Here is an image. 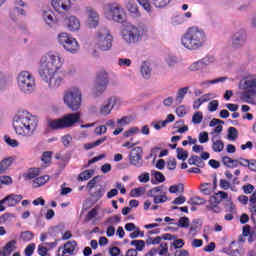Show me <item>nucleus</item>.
<instances>
[{"instance_id": "f257e3e1", "label": "nucleus", "mask_w": 256, "mask_h": 256, "mask_svg": "<svg viewBox=\"0 0 256 256\" xmlns=\"http://www.w3.org/2000/svg\"><path fill=\"white\" fill-rule=\"evenodd\" d=\"M64 63L65 59L57 51H49L41 56L38 75L47 83L49 89H59L63 85V77L57 73L63 69Z\"/></svg>"}, {"instance_id": "f03ea898", "label": "nucleus", "mask_w": 256, "mask_h": 256, "mask_svg": "<svg viewBox=\"0 0 256 256\" xmlns=\"http://www.w3.org/2000/svg\"><path fill=\"white\" fill-rule=\"evenodd\" d=\"M13 127L19 137H33L39 127V117L27 110L19 111L13 118Z\"/></svg>"}, {"instance_id": "7ed1b4c3", "label": "nucleus", "mask_w": 256, "mask_h": 256, "mask_svg": "<svg viewBox=\"0 0 256 256\" xmlns=\"http://www.w3.org/2000/svg\"><path fill=\"white\" fill-rule=\"evenodd\" d=\"M181 43L189 51H197L207 45V33L199 27H190L181 38Z\"/></svg>"}, {"instance_id": "20e7f679", "label": "nucleus", "mask_w": 256, "mask_h": 256, "mask_svg": "<svg viewBox=\"0 0 256 256\" xmlns=\"http://www.w3.org/2000/svg\"><path fill=\"white\" fill-rule=\"evenodd\" d=\"M147 26L143 24H125L120 32L121 39L126 45H135L147 37Z\"/></svg>"}, {"instance_id": "39448f33", "label": "nucleus", "mask_w": 256, "mask_h": 256, "mask_svg": "<svg viewBox=\"0 0 256 256\" xmlns=\"http://www.w3.org/2000/svg\"><path fill=\"white\" fill-rule=\"evenodd\" d=\"M16 83L18 90L23 95H32V93H35V89H37L35 75L27 70H23L17 74Z\"/></svg>"}, {"instance_id": "423d86ee", "label": "nucleus", "mask_w": 256, "mask_h": 256, "mask_svg": "<svg viewBox=\"0 0 256 256\" xmlns=\"http://www.w3.org/2000/svg\"><path fill=\"white\" fill-rule=\"evenodd\" d=\"M81 123V112L68 113L61 118L52 119L48 121L50 129L57 131L59 129H71Z\"/></svg>"}, {"instance_id": "0eeeda50", "label": "nucleus", "mask_w": 256, "mask_h": 256, "mask_svg": "<svg viewBox=\"0 0 256 256\" xmlns=\"http://www.w3.org/2000/svg\"><path fill=\"white\" fill-rule=\"evenodd\" d=\"M243 92L240 93L241 101L244 103H249V105H255V95H256V74L249 73L241 84Z\"/></svg>"}, {"instance_id": "6e6552de", "label": "nucleus", "mask_w": 256, "mask_h": 256, "mask_svg": "<svg viewBox=\"0 0 256 256\" xmlns=\"http://www.w3.org/2000/svg\"><path fill=\"white\" fill-rule=\"evenodd\" d=\"M64 105L71 109V111H79L81 102L83 101V94L81 88L71 87L64 92L63 95Z\"/></svg>"}, {"instance_id": "1a4fd4ad", "label": "nucleus", "mask_w": 256, "mask_h": 256, "mask_svg": "<svg viewBox=\"0 0 256 256\" xmlns=\"http://www.w3.org/2000/svg\"><path fill=\"white\" fill-rule=\"evenodd\" d=\"M104 15L106 19L114 21L115 23H125L127 19L125 9L117 3L106 4L104 7Z\"/></svg>"}, {"instance_id": "9d476101", "label": "nucleus", "mask_w": 256, "mask_h": 256, "mask_svg": "<svg viewBox=\"0 0 256 256\" xmlns=\"http://www.w3.org/2000/svg\"><path fill=\"white\" fill-rule=\"evenodd\" d=\"M95 46L100 51H111L113 48V35L107 28H100L94 38Z\"/></svg>"}, {"instance_id": "9b49d317", "label": "nucleus", "mask_w": 256, "mask_h": 256, "mask_svg": "<svg viewBox=\"0 0 256 256\" xmlns=\"http://www.w3.org/2000/svg\"><path fill=\"white\" fill-rule=\"evenodd\" d=\"M57 40L59 45H61L67 53H71V55H77V52L81 49L77 39L67 32L59 33Z\"/></svg>"}, {"instance_id": "f8f14e48", "label": "nucleus", "mask_w": 256, "mask_h": 256, "mask_svg": "<svg viewBox=\"0 0 256 256\" xmlns=\"http://www.w3.org/2000/svg\"><path fill=\"white\" fill-rule=\"evenodd\" d=\"M121 105H123L121 98L117 96H110L100 105L98 113L102 117H107L111 115L113 111H119V109H121Z\"/></svg>"}, {"instance_id": "ddd939ff", "label": "nucleus", "mask_w": 256, "mask_h": 256, "mask_svg": "<svg viewBox=\"0 0 256 256\" xmlns=\"http://www.w3.org/2000/svg\"><path fill=\"white\" fill-rule=\"evenodd\" d=\"M230 42L234 49H241V47H245L247 44V31L243 28L236 30L232 33Z\"/></svg>"}, {"instance_id": "4468645a", "label": "nucleus", "mask_w": 256, "mask_h": 256, "mask_svg": "<svg viewBox=\"0 0 256 256\" xmlns=\"http://www.w3.org/2000/svg\"><path fill=\"white\" fill-rule=\"evenodd\" d=\"M128 157L130 165H133V167H136L137 169L143 167V148L141 146L133 148Z\"/></svg>"}, {"instance_id": "2eb2a0df", "label": "nucleus", "mask_w": 256, "mask_h": 256, "mask_svg": "<svg viewBox=\"0 0 256 256\" xmlns=\"http://www.w3.org/2000/svg\"><path fill=\"white\" fill-rule=\"evenodd\" d=\"M79 248H77V241L72 240L66 242L63 246L58 248L56 256H73L77 255Z\"/></svg>"}, {"instance_id": "dca6fc26", "label": "nucleus", "mask_w": 256, "mask_h": 256, "mask_svg": "<svg viewBox=\"0 0 256 256\" xmlns=\"http://www.w3.org/2000/svg\"><path fill=\"white\" fill-rule=\"evenodd\" d=\"M64 26L70 33H77L81 29V20L75 15H69L64 18Z\"/></svg>"}, {"instance_id": "f3484780", "label": "nucleus", "mask_w": 256, "mask_h": 256, "mask_svg": "<svg viewBox=\"0 0 256 256\" xmlns=\"http://www.w3.org/2000/svg\"><path fill=\"white\" fill-rule=\"evenodd\" d=\"M159 193H163V186L154 187L147 192V196L152 197V199H154L153 201L155 205H159L160 203H166L168 199L167 195L165 194L159 195Z\"/></svg>"}, {"instance_id": "a211bd4d", "label": "nucleus", "mask_w": 256, "mask_h": 256, "mask_svg": "<svg viewBox=\"0 0 256 256\" xmlns=\"http://www.w3.org/2000/svg\"><path fill=\"white\" fill-rule=\"evenodd\" d=\"M87 25L89 29H95L99 26V13L91 7L86 8Z\"/></svg>"}, {"instance_id": "6ab92c4d", "label": "nucleus", "mask_w": 256, "mask_h": 256, "mask_svg": "<svg viewBox=\"0 0 256 256\" xmlns=\"http://www.w3.org/2000/svg\"><path fill=\"white\" fill-rule=\"evenodd\" d=\"M51 3L57 13H66L71 9V0H52Z\"/></svg>"}, {"instance_id": "aec40b11", "label": "nucleus", "mask_w": 256, "mask_h": 256, "mask_svg": "<svg viewBox=\"0 0 256 256\" xmlns=\"http://www.w3.org/2000/svg\"><path fill=\"white\" fill-rule=\"evenodd\" d=\"M211 99H217V94L210 92L202 95L200 98L194 101L193 109H199V107H201L203 103H207V101H211Z\"/></svg>"}, {"instance_id": "412c9836", "label": "nucleus", "mask_w": 256, "mask_h": 256, "mask_svg": "<svg viewBox=\"0 0 256 256\" xmlns=\"http://www.w3.org/2000/svg\"><path fill=\"white\" fill-rule=\"evenodd\" d=\"M42 19L48 27H53L55 23H57V19L55 18V13L51 9L44 10L42 12Z\"/></svg>"}, {"instance_id": "4be33fe9", "label": "nucleus", "mask_w": 256, "mask_h": 256, "mask_svg": "<svg viewBox=\"0 0 256 256\" xmlns=\"http://www.w3.org/2000/svg\"><path fill=\"white\" fill-rule=\"evenodd\" d=\"M164 239V241H173V239H176L175 235H171L169 233L163 234L162 236H157L155 238L149 237L146 240V243L148 245H161V240Z\"/></svg>"}, {"instance_id": "5701e85b", "label": "nucleus", "mask_w": 256, "mask_h": 256, "mask_svg": "<svg viewBox=\"0 0 256 256\" xmlns=\"http://www.w3.org/2000/svg\"><path fill=\"white\" fill-rule=\"evenodd\" d=\"M23 195L21 194H10L1 200V203H6L7 207H15L21 200Z\"/></svg>"}, {"instance_id": "b1692460", "label": "nucleus", "mask_w": 256, "mask_h": 256, "mask_svg": "<svg viewBox=\"0 0 256 256\" xmlns=\"http://www.w3.org/2000/svg\"><path fill=\"white\" fill-rule=\"evenodd\" d=\"M254 227L251 228V226L246 225L243 227V235L244 237H249L248 241L249 243H253V241H256V220L253 221Z\"/></svg>"}, {"instance_id": "393cba45", "label": "nucleus", "mask_w": 256, "mask_h": 256, "mask_svg": "<svg viewBox=\"0 0 256 256\" xmlns=\"http://www.w3.org/2000/svg\"><path fill=\"white\" fill-rule=\"evenodd\" d=\"M152 73L153 68H151V64L149 62H143L140 66V74L143 77V79H151Z\"/></svg>"}, {"instance_id": "a878e982", "label": "nucleus", "mask_w": 256, "mask_h": 256, "mask_svg": "<svg viewBox=\"0 0 256 256\" xmlns=\"http://www.w3.org/2000/svg\"><path fill=\"white\" fill-rule=\"evenodd\" d=\"M211 142H212V150L214 151V153H221V151L225 149V143H223L219 139V135L212 136Z\"/></svg>"}, {"instance_id": "bb28decb", "label": "nucleus", "mask_w": 256, "mask_h": 256, "mask_svg": "<svg viewBox=\"0 0 256 256\" xmlns=\"http://www.w3.org/2000/svg\"><path fill=\"white\" fill-rule=\"evenodd\" d=\"M107 84H102L100 82L94 81V86L92 88V95L93 97H101L105 91H107Z\"/></svg>"}, {"instance_id": "cd10ccee", "label": "nucleus", "mask_w": 256, "mask_h": 256, "mask_svg": "<svg viewBox=\"0 0 256 256\" xmlns=\"http://www.w3.org/2000/svg\"><path fill=\"white\" fill-rule=\"evenodd\" d=\"M248 209L251 213L252 221H256V191L249 197Z\"/></svg>"}, {"instance_id": "c85d7f7f", "label": "nucleus", "mask_w": 256, "mask_h": 256, "mask_svg": "<svg viewBox=\"0 0 256 256\" xmlns=\"http://www.w3.org/2000/svg\"><path fill=\"white\" fill-rule=\"evenodd\" d=\"M94 82L109 85V72H106L105 70H99L96 73Z\"/></svg>"}, {"instance_id": "c756f323", "label": "nucleus", "mask_w": 256, "mask_h": 256, "mask_svg": "<svg viewBox=\"0 0 256 256\" xmlns=\"http://www.w3.org/2000/svg\"><path fill=\"white\" fill-rule=\"evenodd\" d=\"M227 81V77H219L214 80H204L200 82V87L203 89H209L211 85H217V83H225Z\"/></svg>"}, {"instance_id": "7c9ffc66", "label": "nucleus", "mask_w": 256, "mask_h": 256, "mask_svg": "<svg viewBox=\"0 0 256 256\" xmlns=\"http://www.w3.org/2000/svg\"><path fill=\"white\" fill-rule=\"evenodd\" d=\"M16 245H17V241H15V240H11L10 242H8L4 246L3 250L0 251V256H9V255H11V253L13 251H15V249H17Z\"/></svg>"}, {"instance_id": "2f4dec72", "label": "nucleus", "mask_w": 256, "mask_h": 256, "mask_svg": "<svg viewBox=\"0 0 256 256\" xmlns=\"http://www.w3.org/2000/svg\"><path fill=\"white\" fill-rule=\"evenodd\" d=\"M128 13H130L131 17L134 19H139L141 17V11H139V6L135 3H128L127 5Z\"/></svg>"}, {"instance_id": "473e14b6", "label": "nucleus", "mask_w": 256, "mask_h": 256, "mask_svg": "<svg viewBox=\"0 0 256 256\" xmlns=\"http://www.w3.org/2000/svg\"><path fill=\"white\" fill-rule=\"evenodd\" d=\"M188 91H189V86L180 88L178 90V93L175 98L176 105H181V103H183V100L185 99V96L187 95Z\"/></svg>"}, {"instance_id": "72a5a7b5", "label": "nucleus", "mask_w": 256, "mask_h": 256, "mask_svg": "<svg viewBox=\"0 0 256 256\" xmlns=\"http://www.w3.org/2000/svg\"><path fill=\"white\" fill-rule=\"evenodd\" d=\"M47 181H49V175L37 177L33 180L32 187L34 189L43 187V185H45V183H47Z\"/></svg>"}, {"instance_id": "f704fd0d", "label": "nucleus", "mask_w": 256, "mask_h": 256, "mask_svg": "<svg viewBox=\"0 0 256 256\" xmlns=\"http://www.w3.org/2000/svg\"><path fill=\"white\" fill-rule=\"evenodd\" d=\"M13 161H15L13 157H8L0 162V175L1 173H5V171H7V169H9L11 165H13Z\"/></svg>"}, {"instance_id": "c9c22d12", "label": "nucleus", "mask_w": 256, "mask_h": 256, "mask_svg": "<svg viewBox=\"0 0 256 256\" xmlns=\"http://www.w3.org/2000/svg\"><path fill=\"white\" fill-rule=\"evenodd\" d=\"M151 175L155 179V181H151L152 185H157V183H165V175H163V173L157 170H152Z\"/></svg>"}, {"instance_id": "e433bc0d", "label": "nucleus", "mask_w": 256, "mask_h": 256, "mask_svg": "<svg viewBox=\"0 0 256 256\" xmlns=\"http://www.w3.org/2000/svg\"><path fill=\"white\" fill-rule=\"evenodd\" d=\"M188 163L190 165H195V167H199L200 169H203V167H205V162H203L201 160V157L197 156V155H192L189 159H188Z\"/></svg>"}, {"instance_id": "4c0bfd02", "label": "nucleus", "mask_w": 256, "mask_h": 256, "mask_svg": "<svg viewBox=\"0 0 256 256\" xmlns=\"http://www.w3.org/2000/svg\"><path fill=\"white\" fill-rule=\"evenodd\" d=\"M228 197L229 194H227V192L219 191L215 196L210 198V203H221L223 199H227Z\"/></svg>"}, {"instance_id": "58836bf2", "label": "nucleus", "mask_w": 256, "mask_h": 256, "mask_svg": "<svg viewBox=\"0 0 256 256\" xmlns=\"http://www.w3.org/2000/svg\"><path fill=\"white\" fill-rule=\"evenodd\" d=\"M203 69H205V67L203 66V62H201V60L195 61L188 66V71L191 73L203 71Z\"/></svg>"}, {"instance_id": "ea45409f", "label": "nucleus", "mask_w": 256, "mask_h": 256, "mask_svg": "<svg viewBox=\"0 0 256 256\" xmlns=\"http://www.w3.org/2000/svg\"><path fill=\"white\" fill-rule=\"evenodd\" d=\"M9 83H11V78L3 73H0V91H5V89L9 87Z\"/></svg>"}, {"instance_id": "a19ab883", "label": "nucleus", "mask_w": 256, "mask_h": 256, "mask_svg": "<svg viewBox=\"0 0 256 256\" xmlns=\"http://www.w3.org/2000/svg\"><path fill=\"white\" fill-rule=\"evenodd\" d=\"M139 133H141V129H139L137 126H132L123 133V139H129V137H133V135H139Z\"/></svg>"}, {"instance_id": "79ce46f5", "label": "nucleus", "mask_w": 256, "mask_h": 256, "mask_svg": "<svg viewBox=\"0 0 256 256\" xmlns=\"http://www.w3.org/2000/svg\"><path fill=\"white\" fill-rule=\"evenodd\" d=\"M154 251L160 256H169V246L165 242L160 243V246L154 249Z\"/></svg>"}, {"instance_id": "37998d69", "label": "nucleus", "mask_w": 256, "mask_h": 256, "mask_svg": "<svg viewBox=\"0 0 256 256\" xmlns=\"http://www.w3.org/2000/svg\"><path fill=\"white\" fill-rule=\"evenodd\" d=\"M93 175H95V170L93 169L85 170L79 174L78 181H89V179H91Z\"/></svg>"}, {"instance_id": "c03bdc74", "label": "nucleus", "mask_w": 256, "mask_h": 256, "mask_svg": "<svg viewBox=\"0 0 256 256\" xmlns=\"http://www.w3.org/2000/svg\"><path fill=\"white\" fill-rule=\"evenodd\" d=\"M15 217V214L6 212L2 216H0V225H5V223H11V221H13Z\"/></svg>"}, {"instance_id": "a18cd8bd", "label": "nucleus", "mask_w": 256, "mask_h": 256, "mask_svg": "<svg viewBox=\"0 0 256 256\" xmlns=\"http://www.w3.org/2000/svg\"><path fill=\"white\" fill-rule=\"evenodd\" d=\"M170 225H177L178 227H181L182 229H187V227H189V219L186 216H184L178 220V223L171 222Z\"/></svg>"}, {"instance_id": "49530a36", "label": "nucleus", "mask_w": 256, "mask_h": 256, "mask_svg": "<svg viewBox=\"0 0 256 256\" xmlns=\"http://www.w3.org/2000/svg\"><path fill=\"white\" fill-rule=\"evenodd\" d=\"M169 3H171V0H152V5L157 9H163L164 7H167Z\"/></svg>"}, {"instance_id": "de8ad7c7", "label": "nucleus", "mask_w": 256, "mask_h": 256, "mask_svg": "<svg viewBox=\"0 0 256 256\" xmlns=\"http://www.w3.org/2000/svg\"><path fill=\"white\" fill-rule=\"evenodd\" d=\"M203 121V112L197 111L192 116V123L194 125H200V123Z\"/></svg>"}, {"instance_id": "09e8293b", "label": "nucleus", "mask_w": 256, "mask_h": 256, "mask_svg": "<svg viewBox=\"0 0 256 256\" xmlns=\"http://www.w3.org/2000/svg\"><path fill=\"white\" fill-rule=\"evenodd\" d=\"M137 1L146 13H151L153 11L149 0H137Z\"/></svg>"}, {"instance_id": "8fccbe9b", "label": "nucleus", "mask_w": 256, "mask_h": 256, "mask_svg": "<svg viewBox=\"0 0 256 256\" xmlns=\"http://www.w3.org/2000/svg\"><path fill=\"white\" fill-rule=\"evenodd\" d=\"M177 159L180 161H186L187 157H189V152L185 151L183 148H177Z\"/></svg>"}, {"instance_id": "3c124183", "label": "nucleus", "mask_w": 256, "mask_h": 256, "mask_svg": "<svg viewBox=\"0 0 256 256\" xmlns=\"http://www.w3.org/2000/svg\"><path fill=\"white\" fill-rule=\"evenodd\" d=\"M53 157V152L52 151H46L42 154L41 161L45 163V165L51 164V159Z\"/></svg>"}, {"instance_id": "603ef678", "label": "nucleus", "mask_w": 256, "mask_h": 256, "mask_svg": "<svg viewBox=\"0 0 256 256\" xmlns=\"http://www.w3.org/2000/svg\"><path fill=\"white\" fill-rule=\"evenodd\" d=\"M130 245L136 247V251H143V249H145V241L143 240H133Z\"/></svg>"}, {"instance_id": "864d4df0", "label": "nucleus", "mask_w": 256, "mask_h": 256, "mask_svg": "<svg viewBox=\"0 0 256 256\" xmlns=\"http://www.w3.org/2000/svg\"><path fill=\"white\" fill-rule=\"evenodd\" d=\"M34 237L35 235L31 231H24V232H21L20 234V238L22 239V241H25V242L31 241Z\"/></svg>"}, {"instance_id": "5fc2aeb1", "label": "nucleus", "mask_w": 256, "mask_h": 256, "mask_svg": "<svg viewBox=\"0 0 256 256\" xmlns=\"http://www.w3.org/2000/svg\"><path fill=\"white\" fill-rule=\"evenodd\" d=\"M207 109L210 113H215L219 109V100H212L208 103Z\"/></svg>"}, {"instance_id": "6e6d98bb", "label": "nucleus", "mask_w": 256, "mask_h": 256, "mask_svg": "<svg viewBox=\"0 0 256 256\" xmlns=\"http://www.w3.org/2000/svg\"><path fill=\"white\" fill-rule=\"evenodd\" d=\"M187 21V19H184L183 15H176L174 17H172L171 19V23L172 25H183V23Z\"/></svg>"}, {"instance_id": "4d7b16f0", "label": "nucleus", "mask_w": 256, "mask_h": 256, "mask_svg": "<svg viewBox=\"0 0 256 256\" xmlns=\"http://www.w3.org/2000/svg\"><path fill=\"white\" fill-rule=\"evenodd\" d=\"M239 135V132H237V128L235 127H230L228 129V139L229 141H235Z\"/></svg>"}, {"instance_id": "13d9d810", "label": "nucleus", "mask_w": 256, "mask_h": 256, "mask_svg": "<svg viewBox=\"0 0 256 256\" xmlns=\"http://www.w3.org/2000/svg\"><path fill=\"white\" fill-rule=\"evenodd\" d=\"M39 175H41V168H33L29 170L27 177L28 179H36Z\"/></svg>"}, {"instance_id": "bf43d9fd", "label": "nucleus", "mask_w": 256, "mask_h": 256, "mask_svg": "<svg viewBox=\"0 0 256 256\" xmlns=\"http://www.w3.org/2000/svg\"><path fill=\"white\" fill-rule=\"evenodd\" d=\"M200 61L202 62V65H203V67L205 69L206 67H209V65L215 63V57H213V56H206V57L200 59Z\"/></svg>"}, {"instance_id": "052dcab7", "label": "nucleus", "mask_w": 256, "mask_h": 256, "mask_svg": "<svg viewBox=\"0 0 256 256\" xmlns=\"http://www.w3.org/2000/svg\"><path fill=\"white\" fill-rule=\"evenodd\" d=\"M188 203L190 205H205L206 201L205 199L199 196H195V197H192Z\"/></svg>"}, {"instance_id": "680f3d73", "label": "nucleus", "mask_w": 256, "mask_h": 256, "mask_svg": "<svg viewBox=\"0 0 256 256\" xmlns=\"http://www.w3.org/2000/svg\"><path fill=\"white\" fill-rule=\"evenodd\" d=\"M143 193H145V188L144 187H138V188H134V189L131 190L130 196H132V197H141V195H143Z\"/></svg>"}, {"instance_id": "e2e57ef3", "label": "nucleus", "mask_w": 256, "mask_h": 256, "mask_svg": "<svg viewBox=\"0 0 256 256\" xmlns=\"http://www.w3.org/2000/svg\"><path fill=\"white\" fill-rule=\"evenodd\" d=\"M105 195V188L100 187L95 192L92 193V197L96 199V201H99Z\"/></svg>"}, {"instance_id": "0e129e2a", "label": "nucleus", "mask_w": 256, "mask_h": 256, "mask_svg": "<svg viewBox=\"0 0 256 256\" xmlns=\"http://www.w3.org/2000/svg\"><path fill=\"white\" fill-rule=\"evenodd\" d=\"M4 141L6 144L9 145V147H19V141L15 140L9 136H5Z\"/></svg>"}, {"instance_id": "69168bd1", "label": "nucleus", "mask_w": 256, "mask_h": 256, "mask_svg": "<svg viewBox=\"0 0 256 256\" xmlns=\"http://www.w3.org/2000/svg\"><path fill=\"white\" fill-rule=\"evenodd\" d=\"M61 141L64 147H69V145H71V141H73V136H71L70 134H66L61 137Z\"/></svg>"}, {"instance_id": "338daca9", "label": "nucleus", "mask_w": 256, "mask_h": 256, "mask_svg": "<svg viewBox=\"0 0 256 256\" xmlns=\"http://www.w3.org/2000/svg\"><path fill=\"white\" fill-rule=\"evenodd\" d=\"M208 209L213 213H221V208L219 207V203L217 202H210V205H208Z\"/></svg>"}, {"instance_id": "774afa93", "label": "nucleus", "mask_w": 256, "mask_h": 256, "mask_svg": "<svg viewBox=\"0 0 256 256\" xmlns=\"http://www.w3.org/2000/svg\"><path fill=\"white\" fill-rule=\"evenodd\" d=\"M35 243H31V244H29L26 248H25V250H24V253H25V255L26 256H32L33 255V253H35Z\"/></svg>"}]
</instances>
